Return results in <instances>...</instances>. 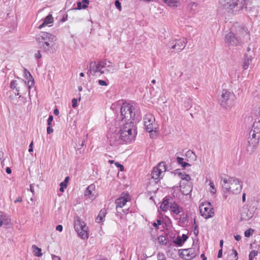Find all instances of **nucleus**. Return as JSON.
<instances>
[{
    "instance_id": "obj_1",
    "label": "nucleus",
    "mask_w": 260,
    "mask_h": 260,
    "mask_svg": "<svg viewBox=\"0 0 260 260\" xmlns=\"http://www.w3.org/2000/svg\"><path fill=\"white\" fill-rule=\"evenodd\" d=\"M222 188L223 197L226 199L230 193H239L242 188V184L235 177H228L222 179Z\"/></svg>"
},
{
    "instance_id": "obj_2",
    "label": "nucleus",
    "mask_w": 260,
    "mask_h": 260,
    "mask_svg": "<svg viewBox=\"0 0 260 260\" xmlns=\"http://www.w3.org/2000/svg\"><path fill=\"white\" fill-rule=\"evenodd\" d=\"M36 41L39 48L44 52H51L56 37L49 32L41 31L37 36Z\"/></svg>"
},
{
    "instance_id": "obj_3",
    "label": "nucleus",
    "mask_w": 260,
    "mask_h": 260,
    "mask_svg": "<svg viewBox=\"0 0 260 260\" xmlns=\"http://www.w3.org/2000/svg\"><path fill=\"white\" fill-rule=\"evenodd\" d=\"M243 2L244 0H219V4L229 13L236 14L243 9L246 11L251 10L250 8H248L247 5L244 6Z\"/></svg>"
},
{
    "instance_id": "obj_4",
    "label": "nucleus",
    "mask_w": 260,
    "mask_h": 260,
    "mask_svg": "<svg viewBox=\"0 0 260 260\" xmlns=\"http://www.w3.org/2000/svg\"><path fill=\"white\" fill-rule=\"evenodd\" d=\"M122 122L123 123V125L121 127L119 131V133L125 135V133H127L128 131H129L130 134H129V135H128L126 136H120V137L122 138L123 142H124L125 143L131 142L135 139L137 135V131L134 125V122L133 121Z\"/></svg>"
},
{
    "instance_id": "obj_5",
    "label": "nucleus",
    "mask_w": 260,
    "mask_h": 260,
    "mask_svg": "<svg viewBox=\"0 0 260 260\" xmlns=\"http://www.w3.org/2000/svg\"><path fill=\"white\" fill-rule=\"evenodd\" d=\"M134 106L129 104H123L120 109L121 121H133L135 117Z\"/></svg>"
},
{
    "instance_id": "obj_6",
    "label": "nucleus",
    "mask_w": 260,
    "mask_h": 260,
    "mask_svg": "<svg viewBox=\"0 0 260 260\" xmlns=\"http://www.w3.org/2000/svg\"><path fill=\"white\" fill-rule=\"evenodd\" d=\"M234 96L235 95L233 92H231L226 89H223L219 98L221 106L225 109L231 108L233 105V99Z\"/></svg>"
},
{
    "instance_id": "obj_7",
    "label": "nucleus",
    "mask_w": 260,
    "mask_h": 260,
    "mask_svg": "<svg viewBox=\"0 0 260 260\" xmlns=\"http://www.w3.org/2000/svg\"><path fill=\"white\" fill-rule=\"evenodd\" d=\"M187 42L186 39L184 38L173 39L168 43L167 47L172 52H180L185 47Z\"/></svg>"
},
{
    "instance_id": "obj_8",
    "label": "nucleus",
    "mask_w": 260,
    "mask_h": 260,
    "mask_svg": "<svg viewBox=\"0 0 260 260\" xmlns=\"http://www.w3.org/2000/svg\"><path fill=\"white\" fill-rule=\"evenodd\" d=\"M74 228L78 233V236L83 239H87L88 235L87 233L88 228L86 226L84 222L80 219L75 220L74 223Z\"/></svg>"
},
{
    "instance_id": "obj_9",
    "label": "nucleus",
    "mask_w": 260,
    "mask_h": 260,
    "mask_svg": "<svg viewBox=\"0 0 260 260\" xmlns=\"http://www.w3.org/2000/svg\"><path fill=\"white\" fill-rule=\"evenodd\" d=\"M145 129L149 133L156 132V124L155 123V118L151 114H146L144 118Z\"/></svg>"
},
{
    "instance_id": "obj_10",
    "label": "nucleus",
    "mask_w": 260,
    "mask_h": 260,
    "mask_svg": "<svg viewBox=\"0 0 260 260\" xmlns=\"http://www.w3.org/2000/svg\"><path fill=\"white\" fill-rule=\"evenodd\" d=\"M225 41L229 46H237L242 44L241 38L230 31L225 36Z\"/></svg>"
},
{
    "instance_id": "obj_11",
    "label": "nucleus",
    "mask_w": 260,
    "mask_h": 260,
    "mask_svg": "<svg viewBox=\"0 0 260 260\" xmlns=\"http://www.w3.org/2000/svg\"><path fill=\"white\" fill-rule=\"evenodd\" d=\"M210 203H204L200 206V211L201 215L205 218H210L213 216L214 212L212 211Z\"/></svg>"
},
{
    "instance_id": "obj_12",
    "label": "nucleus",
    "mask_w": 260,
    "mask_h": 260,
    "mask_svg": "<svg viewBox=\"0 0 260 260\" xmlns=\"http://www.w3.org/2000/svg\"><path fill=\"white\" fill-rule=\"evenodd\" d=\"M199 251V246H198L197 249L194 248L184 249L181 254L186 260H191L198 254Z\"/></svg>"
},
{
    "instance_id": "obj_13",
    "label": "nucleus",
    "mask_w": 260,
    "mask_h": 260,
    "mask_svg": "<svg viewBox=\"0 0 260 260\" xmlns=\"http://www.w3.org/2000/svg\"><path fill=\"white\" fill-rule=\"evenodd\" d=\"M108 138L109 140L110 145H117L123 141L122 138L120 137V133H112L109 134Z\"/></svg>"
},
{
    "instance_id": "obj_14",
    "label": "nucleus",
    "mask_w": 260,
    "mask_h": 260,
    "mask_svg": "<svg viewBox=\"0 0 260 260\" xmlns=\"http://www.w3.org/2000/svg\"><path fill=\"white\" fill-rule=\"evenodd\" d=\"M89 71L91 74H92L93 76H96V74L98 72H100V74H103L105 73V71L101 69V66L100 65V62L97 64L95 62H91L90 63Z\"/></svg>"
},
{
    "instance_id": "obj_15",
    "label": "nucleus",
    "mask_w": 260,
    "mask_h": 260,
    "mask_svg": "<svg viewBox=\"0 0 260 260\" xmlns=\"http://www.w3.org/2000/svg\"><path fill=\"white\" fill-rule=\"evenodd\" d=\"M259 140L257 139L248 138V146L247 147V151L249 153H253L257 148Z\"/></svg>"
},
{
    "instance_id": "obj_16",
    "label": "nucleus",
    "mask_w": 260,
    "mask_h": 260,
    "mask_svg": "<svg viewBox=\"0 0 260 260\" xmlns=\"http://www.w3.org/2000/svg\"><path fill=\"white\" fill-rule=\"evenodd\" d=\"M100 65L101 66V69H105L104 70L105 72L109 73H113L114 71V66H112V62L106 60L100 61Z\"/></svg>"
},
{
    "instance_id": "obj_17",
    "label": "nucleus",
    "mask_w": 260,
    "mask_h": 260,
    "mask_svg": "<svg viewBox=\"0 0 260 260\" xmlns=\"http://www.w3.org/2000/svg\"><path fill=\"white\" fill-rule=\"evenodd\" d=\"M95 186L94 184H92L89 185L84 192V196L88 197L89 199L93 200L95 198Z\"/></svg>"
},
{
    "instance_id": "obj_18",
    "label": "nucleus",
    "mask_w": 260,
    "mask_h": 260,
    "mask_svg": "<svg viewBox=\"0 0 260 260\" xmlns=\"http://www.w3.org/2000/svg\"><path fill=\"white\" fill-rule=\"evenodd\" d=\"M253 215V213L250 211L247 208L243 207L241 212V220L247 221L250 219Z\"/></svg>"
},
{
    "instance_id": "obj_19",
    "label": "nucleus",
    "mask_w": 260,
    "mask_h": 260,
    "mask_svg": "<svg viewBox=\"0 0 260 260\" xmlns=\"http://www.w3.org/2000/svg\"><path fill=\"white\" fill-rule=\"evenodd\" d=\"M24 74L26 79L28 80V88L29 89L28 94L30 95V89L31 87L34 85V79L30 72L26 69H24Z\"/></svg>"
},
{
    "instance_id": "obj_20",
    "label": "nucleus",
    "mask_w": 260,
    "mask_h": 260,
    "mask_svg": "<svg viewBox=\"0 0 260 260\" xmlns=\"http://www.w3.org/2000/svg\"><path fill=\"white\" fill-rule=\"evenodd\" d=\"M128 201V197H121L115 200V204L116 205V208H122L123 207Z\"/></svg>"
},
{
    "instance_id": "obj_21",
    "label": "nucleus",
    "mask_w": 260,
    "mask_h": 260,
    "mask_svg": "<svg viewBox=\"0 0 260 260\" xmlns=\"http://www.w3.org/2000/svg\"><path fill=\"white\" fill-rule=\"evenodd\" d=\"M252 55H248L247 54L244 55V58L242 64V68L244 70L248 69L249 65L252 62Z\"/></svg>"
},
{
    "instance_id": "obj_22",
    "label": "nucleus",
    "mask_w": 260,
    "mask_h": 260,
    "mask_svg": "<svg viewBox=\"0 0 260 260\" xmlns=\"http://www.w3.org/2000/svg\"><path fill=\"white\" fill-rule=\"evenodd\" d=\"M53 18L51 14H49L47 16L44 20V22L42 24L39 25L38 27L39 29L42 28L43 27L49 25V24L52 23L53 22Z\"/></svg>"
},
{
    "instance_id": "obj_23",
    "label": "nucleus",
    "mask_w": 260,
    "mask_h": 260,
    "mask_svg": "<svg viewBox=\"0 0 260 260\" xmlns=\"http://www.w3.org/2000/svg\"><path fill=\"white\" fill-rule=\"evenodd\" d=\"M170 209L171 210L172 212L176 214H179L183 211L182 208L180 207L179 205L175 202L171 203Z\"/></svg>"
},
{
    "instance_id": "obj_24",
    "label": "nucleus",
    "mask_w": 260,
    "mask_h": 260,
    "mask_svg": "<svg viewBox=\"0 0 260 260\" xmlns=\"http://www.w3.org/2000/svg\"><path fill=\"white\" fill-rule=\"evenodd\" d=\"M151 175L152 178L154 180H159L163 177V174H162L160 171L158 170L156 171L154 168H153V171L151 172Z\"/></svg>"
},
{
    "instance_id": "obj_25",
    "label": "nucleus",
    "mask_w": 260,
    "mask_h": 260,
    "mask_svg": "<svg viewBox=\"0 0 260 260\" xmlns=\"http://www.w3.org/2000/svg\"><path fill=\"white\" fill-rule=\"evenodd\" d=\"M186 156L188 161H193L196 160L197 156L191 150H188L186 153Z\"/></svg>"
},
{
    "instance_id": "obj_26",
    "label": "nucleus",
    "mask_w": 260,
    "mask_h": 260,
    "mask_svg": "<svg viewBox=\"0 0 260 260\" xmlns=\"http://www.w3.org/2000/svg\"><path fill=\"white\" fill-rule=\"evenodd\" d=\"M9 221L6 215L0 211V227L3 225H8Z\"/></svg>"
},
{
    "instance_id": "obj_27",
    "label": "nucleus",
    "mask_w": 260,
    "mask_h": 260,
    "mask_svg": "<svg viewBox=\"0 0 260 260\" xmlns=\"http://www.w3.org/2000/svg\"><path fill=\"white\" fill-rule=\"evenodd\" d=\"M250 132L258 134L260 135V120L255 121L252 125V127Z\"/></svg>"
},
{
    "instance_id": "obj_28",
    "label": "nucleus",
    "mask_w": 260,
    "mask_h": 260,
    "mask_svg": "<svg viewBox=\"0 0 260 260\" xmlns=\"http://www.w3.org/2000/svg\"><path fill=\"white\" fill-rule=\"evenodd\" d=\"M89 4L88 0H82V2H79L77 3V8L75 9L81 10L82 9H85L87 7V5Z\"/></svg>"
},
{
    "instance_id": "obj_29",
    "label": "nucleus",
    "mask_w": 260,
    "mask_h": 260,
    "mask_svg": "<svg viewBox=\"0 0 260 260\" xmlns=\"http://www.w3.org/2000/svg\"><path fill=\"white\" fill-rule=\"evenodd\" d=\"M10 88L12 89H15L17 93H15V94L18 95L19 94L20 91V87L18 86V84L16 80H12L10 83Z\"/></svg>"
},
{
    "instance_id": "obj_30",
    "label": "nucleus",
    "mask_w": 260,
    "mask_h": 260,
    "mask_svg": "<svg viewBox=\"0 0 260 260\" xmlns=\"http://www.w3.org/2000/svg\"><path fill=\"white\" fill-rule=\"evenodd\" d=\"M154 168L156 171H160L162 174H163L166 171V165L165 162H159L157 166L155 167Z\"/></svg>"
},
{
    "instance_id": "obj_31",
    "label": "nucleus",
    "mask_w": 260,
    "mask_h": 260,
    "mask_svg": "<svg viewBox=\"0 0 260 260\" xmlns=\"http://www.w3.org/2000/svg\"><path fill=\"white\" fill-rule=\"evenodd\" d=\"M180 186H181V185ZM181 187V191L182 194L184 195L187 196V195L189 194L192 191V187L188 184L185 185L183 187Z\"/></svg>"
},
{
    "instance_id": "obj_32",
    "label": "nucleus",
    "mask_w": 260,
    "mask_h": 260,
    "mask_svg": "<svg viewBox=\"0 0 260 260\" xmlns=\"http://www.w3.org/2000/svg\"><path fill=\"white\" fill-rule=\"evenodd\" d=\"M188 222V216L187 214L182 213L180 215L179 222L181 224H185Z\"/></svg>"
},
{
    "instance_id": "obj_33",
    "label": "nucleus",
    "mask_w": 260,
    "mask_h": 260,
    "mask_svg": "<svg viewBox=\"0 0 260 260\" xmlns=\"http://www.w3.org/2000/svg\"><path fill=\"white\" fill-rule=\"evenodd\" d=\"M106 214V210L105 209H103L101 210L100 213L96 218V220L98 222H100L102 221L103 218L105 217V215Z\"/></svg>"
},
{
    "instance_id": "obj_34",
    "label": "nucleus",
    "mask_w": 260,
    "mask_h": 260,
    "mask_svg": "<svg viewBox=\"0 0 260 260\" xmlns=\"http://www.w3.org/2000/svg\"><path fill=\"white\" fill-rule=\"evenodd\" d=\"M169 199H166L163 201L162 203L160 205V209L164 211H166L168 209L169 205Z\"/></svg>"
},
{
    "instance_id": "obj_35",
    "label": "nucleus",
    "mask_w": 260,
    "mask_h": 260,
    "mask_svg": "<svg viewBox=\"0 0 260 260\" xmlns=\"http://www.w3.org/2000/svg\"><path fill=\"white\" fill-rule=\"evenodd\" d=\"M169 6L171 7H177L179 3L178 0H163Z\"/></svg>"
},
{
    "instance_id": "obj_36",
    "label": "nucleus",
    "mask_w": 260,
    "mask_h": 260,
    "mask_svg": "<svg viewBox=\"0 0 260 260\" xmlns=\"http://www.w3.org/2000/svg\"><path fill=\"white\" fill-rule=\"evenodd\" d=\"M177 161L179 165H181L183 168H185L187 166H190V165L189 164L183 161V158L182 157H177Z\"/></svg>"
},
{
    "instance_id": "obj_37",
    "label": "nucleus",
    "mask_w": 260,
    "mask_h": 260,
    "mask_svg": "<svg viewBox=\"0 0 260 260\" xmlns=\"http://www.w3.org/2000/svg\"><path fill=\"white\" fill-rule=\"evenodd\" d=\"M178 175L182 180H184L187 181H188L191 179L190 176L185 174L184 172H178Z\"/></svg>"
},
{
    "instance_id": "obj_38",
    "label": "nucleus",
    "mask_w": 260,
    "mask_h": 260,
    "mask_svg": "<svg viewBox=\"0 0 260 260\" xmlns=\"http://www.w3.org/2000/svg\"><path fill=\"white\" fill-rule=\"evenodd\" d=\"M32 248L34 249L37 250L38 252H36L35 255L38 257L42 256V253L41 252V249L40 248L38 247L36 245H32Z\"/></svg>"
},
{
    "instance_id": "obj_39",
    "label": "nucleus",
    "mask_w": 260,
    "mask_h": 260,
    "mask_svg": "<svg viewBox=\"0 0 260 260\" xmlns=\"http://www.w3.org/2000/svg\"><path fill=\"white\" fill-rule=\"evenodd\" d=\"M249 138L260 139V135L258 134L250 132Z\"/></svg>"
},
{
    "instance_id": "obj_40",
    "label": "nucleus",
    "mask_w": 260,
    "mask_h": 260,
    "mask_svg": "<svg viewBox=\"0 0 260 260\" xmlns=\"http://www.w3.org/2000/svg\"><path fill=\"white\" fill-rule=\"evenodd\" d=\"M258 251L252 250L249 254V260H253V257L257 255Z\"/></svg>"
},
{
    "instance_id": "obj_41",
    "label": "nucleus",
    "mask_w": 260,
    "mask_h": 260,
    "mask_svg": "<svg viewBox=\"0 0 260 260\" xmlns=\"http://www.w3.org/2000/svg\"><path fill=\"white\" fill-rule=\"evenodd\" d=\"M174 243L179 246H181L184 242L182 241V238L180 236H178L174 241Z\"/></svg>"
},
{
    "instance_id": "obj_42",
    "label": "nucleus",
    "mask_w": 260,
    "mask_h": 260,
    "mask_svg": "<svg viewBox=\"0 0 260 260\" xmlns=\"http://www.w3.org/2000/svg\"><path fill=\"white\" fill-rule=\"evenodd\" d=\"M253 232L254 230L253 229H249L245 231L244 235L246 237H249Z\"/></svg>"
},
{
    "instance_id": "obj_43",
    "label": "nucleus",
    "mask_w": 260,
    "mask_h": 260,
    "mask_svg": "<svg viewBox=\"0 0 260 260\" xmlns=\"http://www.w3.org/2000/svg\"><path fill=\"white\" fill-rule=\"evenodd\" d=\"M158 241L160 244L166 245L167 242H166V237L164 236H160L158 238Z\"/></svg>"
},
{
    "instance_id": "obj_44",
    "label": "nucleus",
    "mask_w": 260,
    "mask_h": 260,
    "mask_svg": "<svg viewBox=\"0 0 260 260\" xmlns=\"http://www.w3.org/2000/svg\"><path fill=\"white\" fill-rule=\"evenodd\" d=\"M157 260H167V259L163 253H158L157 254Z\"/></svg>"
},
{
    "instance_id": "obj_45",
    "label": "nucleus",
    "mask_w": 260,
    "mask_h": 260,
    "mask_svg": "<svg viewBox=\"0 0 260 260\" xmlns=\"http://www.w3.org/2000/svg\"><path fill=\"white\" fill-rule=\"evenodd\" d=\"M67 184H66V183H63L62 182H61L60 183V188H59V190L61 191V192H63L64 191V188H67Z\"/></svg>"
},
{
    "instance_id": "obj_46",
    "label": "nucleus",
    "mask_w": 260,
    "mask_h": 260,
    "mask_svg": "<svg viewBox=\"0 0 260 260\" xmlns=\"http://www.w3.org/2000/svg\"><path fill=\"white\" fill-rule=\"evenodd\" d=\"M209 185L210 187L212 189V190H211V192H212L213 194L215 193L216 190L215 188L214 183L213 182L210 181Z\"/></svg>"
},
{
    "instance_id": "obj_47",
    "label": "nucleus",
    "mask_w": 260,
    "mask_h": 260,
    "mask_svg": "<svg viewBox=\"0 0 260 260\" xmlns=\"http://www.w3.org/2000/svg\"><path fill=\"white\" fill-rule=\"evenodd\" d=\"M115 7L119 10H121V3L118 0H116L115 2Z\"/></svg>"
},
{
    "instance_id": "obj_48",
    "label": "nucleus",
    "mask_w": 260,
    "mask_h": 260,
    "mask_svg": "<svg viewBox=\"0 0 260 260\" xmlns=\"http://www.w3.org/2000/svg\"><path fill=\"white\" fill-rule=\"evenodd\" d=\"M115 166H116L117 168H119V169H120V170L121 171H124V166H123V165H121V164H120V163H119L118 162H116L115 163Z\"/></svg>"
},
{
    "instance_id": "obj_49",
    "label": "nucleus",
    "mask_w": 260,
    "mask_h": 260,
    "mask_svg": "<svg viewBox=\"0 0 260 260\" xmlns=\"http://www.w3.org/2000/svg\"><path fill=\"white\" fill-rule=\"evenodd\" d=\"M53 119V117L52 115H49L48 119L47 120V124L48 125H51V122H52Z\"/></svg>"
},
{
    "instance_id": "obj_50",
    "label": "nucleus",
    "mask_w": 260,
    "mask_h": 260,
    "mask_svg": "<svg viewBox=\"0 0 260 260\" xmlns=\"http://www.w3.org/2000/svg\"><path fill=\"white\" fill-rule=\"evenodd\" d=\"M72 107L75 108L77 106V99L74 98L72 101Z\"/></svg>"
},
{
    "instance_id": "obj_51",
    "label": "nucleus",
    "mask_w": 260,
    "mask_h": 260,
    "mask_svg": "<svg viewBox=\"0 0 260 260\" xmlns=\"http://www.w3.org/2000/svg\"><path fill=\"white\" fill-rule=\"evenodd\" d=\"M98 83L101 86H107V82L104 80H99L98 81Z\"/></svg>"
},
{
    "instance_id": "obj_52",
    "label": "nucleus",
    "mask_w": 260,
    "mask_h": 260,
    "mask_svg": "<svg viewBox=\"0 0 260 260\" xmlns=\"http://www.w3.org/2000/svg\"><path fill=\"white\" fill-rule=\"evenodd\" d=\"M193 233L194 234L197 236L199 234V230H198V225H195L194 227V229H193Z\"/></svg>"
},
{
    "instance_id": "obj_53",
    "label": "nucleus",
    "mask_w": 260,
    "mask_h": 260,
    "mask_svg": "<svg viewBox=\"0 0 260 260\" xmlns=\"http://www.w3.org/2000/svg\"><path fill=\"white\" fill-rule=\"evenodd\" d=\"M53 132V129L49 125L47 128V133L48 134H50Z\"/></svg>"
},
{
    "instance_id": "obj_54",
    "label": "nucleus",
    "mask_w": 260,
    "mask_h": 260,
    "mask_svg": "<svg viewBox=\"0 0 260 260\" xmlns=\"http://www.w3.org/2000/svg\"><path fill=\"white\" fill-rule=\"evenodd\" d=\"M232 254H234L235 260H237L238 258V252H237V251L235 249H232Z\"/></svg>"
},
{
    "instance_id": "obj_55",
    "label": "nucleus",
    "mask_w": 260,
    "mask_h": 260,
    "mask_svg": "<svg viewBox=\"0 0 260 260\" xmlns=\"http://www.w3.org/2000/svg\"><path fill=\"white\" fill-rule=\"evenodd\" d=\"M35 57L37 58H41L42 57V55L41 54L40 51H38L37 52L35 55Z\"/></svg>"
},
{
    "instance_id": "obj_56",
    "label": "nucleus",
    "mask_w": 260,
    "mask_h": 260,
    "mask_svg": "<svg viewBox=\"0 0 260 260\" xmlns=\"http://www.w3.org/2000/svg\"><path fill=\"white\" fill-rule=\"evenodd\" d=\"M51 256L52 260H61V258L59 256H56L54 254H52Z\"/></svg>"
},
{
    "instance_id": "obj_57",
    "label": "nucleus",
    "mask_w": 260,
    "mask_h": 260,
    "mask_svg": "<svg viewBox=\"0 0 260 260\" xmlns=\"http://www.w3.org/2000/svg\"><path fill=\"white\" fill-rule=\"evenodd\" d=\"M62 226L60 224L57 225L56 227V230L59 232H61L62 231Z\"/></svg>"
},
{
    "instance_id": "obj_58",
    "label": "nucleus",
    "mask_w": 260,
    "mask_h": 260,
    "mask_svg": "<svg viewBox=\"0 0 260 260\" xmlns=\"http://www.w3.org/2000/svg\"><path fill=\"white\" fill-rule=\"evenodd\" d=\"M32 146H33V142L32 141L30 144H29V149H28V151L29 152H31L32 151H33V148H32Z\"/></svg>"
},
{
    "instance_id": "obj_59",
    "label": "nucleus",
    "mask_w": 260,
    "mask_h": 260,
    "mask_svg": "<svg viewBox=\"0 0 260 260\" xmlns=\"http://www.w3.org/2000/svg\"><path fill=\"white\" fill-rule=\"evenodd\" d=\"M181 238H182V241L184 242L188 239V236L185 234H183Z\"/></svg>"
},
{
    "instance_id": "obj_60",
    "label": "nucleus",
    "mask_w": 260,
    "mask_h": 260,
    "mask_svg": "<svg viewBox=\"0 0 260 260\" xmlns=\"http://www.w3.org/2000/svg\"><path fill=\"white\" fill-rule=\"evenodd\" d=\"M222 249H220L218 252L217 257L218 258H220L222 257Z\"/></svg>"
},
{
    "instance_id": "obj_61",
    "label": "nucleus",
    "mask_w": 260,
    "mask_h": 260,
    "mask_svg": "<svg viewBox=\"0 0 260 260\" xmlns=\"http://www.w3.org/2000/svg\"><path fill=\"white\" fill-rule=\"evenodd\" d=\"M234 238L236 240L239 241L241 239V237L239 235H236L234 236Z\"/></svg>"
},
{
    "instance_id": "obj_62",
    "label": "nucleus",
    "mask_w": 260,
    "mask_h": 260,
    "mask_svg": "<svg viewBox=\"0 0 260 260\" xmlns=\"http://www.w3.org/2000/svg\"><path fill=\"white\" fill-rule=\"evenodd\" d=\"M22 201V197H19L16 200H15L14 203H16L17 202H21Z\"/></svg>"
},
{
    "instance_id": "obj_63",
    "label": "nucleus",
    "mask_w": 260,
    "mask_h": 260,
    "mask_svg": "<svg viewBox=\"0 0 260 260\" xmlns=\"http://www.w3.org/2000/svg\"><path fill=\"white\" fill-rule=\"evenodd\" d=\"M69 179V177L67 176L65 178L64 180L62 182L67 184V183L68 182Z\"/></svg>"
},
{
    "instance_id": "obj_64",
    "label": "nucleus",
    "mask_w": 260,
    "mask_h": 260,
    "mask_svg": "<svg viewBox=\"0 0 260 260\" xmlns=\"http://www.w3.org/2000/svg\"><path fill=\"white\" fill-rule=\"evenodd\" d=\"M6 171L8 174H11L12 172L11 169L9 167H7L6 169Z\"/></svg>"
}]
</instances>
